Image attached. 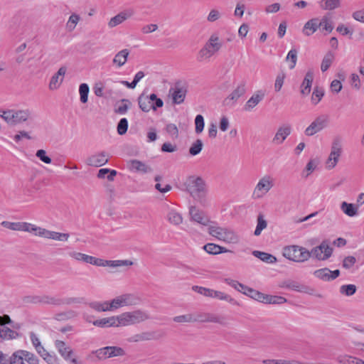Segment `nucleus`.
<instances>
[{
	"mask_svg": "<svg viewBox=\"0 0 364 364\" xmlns=\"http://www.w3.org/2000/svg\"><path fill=\"white\" fill-rule=\"evenodd\" d=\"M189 214L191 216V219L196 222L202 225H208L210 223L209 218L205 215V213L197 208L196 206H191L189 208Z\"/></svg>",
	"mask_w": 364,
	"mask_h": 364,
	"instance_id": "nucleus-19",
	"label": "nucleus"
},
{
	"mask_svg": "<svg viewBox=\"0 0 364 364\" xmlns=\"http://www.w3.org/2000/svg\"><path fill=\"white\" fill-rule=\"evenodd\" d=\"M129 55V50L127 48L123 49L118 52L114 57L112 63L118 68L123 66L127 61V58Z\"/></svg>",
	"mask_w": 364,
	"mask_h": 364,
	"instance_id": "nucleus-32",
	"label": "nucleus"
},
{
	"mask_svg": "<svg viewBox=\"0 0 364 364\" xmlns=\"http://www.w3.org/2000/svg\"><path fill=\"white\" fill-rule=\"evenodd\" d=\"M252 255L260 260L269 264H273L277 262V258L274 255L267 252L255 250L252 252Z\"/></svg>",
	"mask_w": 364,
	"mask_h": 364,
	"instance_id": "nucleus-34",
	"label": "nucleus"
},
{
	"mask_svg": "<svg viewBox=\"0 0 364 364\" xmlns=\"http://www.w3.org/2000/svg\"><path fill=\"white\" fill-rule=\"evenodd\" d=\"M129 169L143 173H150L153 171L150 166H146L144 162L137 159H132L129 161Z\"/></svg>",
	"mask_w": 364,
	"mask_h": 364,
	"instance_id": "nucleus-29",
	"label": "nucleus"
},
{
	"mask_svg": "<svg viewBox=\"0 0 364 364\" xmlns=\"http://www.w3.org/2000/svg\"><path fill=\"white\" fill-rule=\"evenodd\" d=\"M80 20V16L77 14H72L66 24V27L69 31H72L75 28L77 22Z\"/></svg>",
	"mask_w": 364,
	"mask_h": 364,
	"instance_id": "nucleus-60",
	"label": "nucleus"
},
{
	"mask_svg": "<svg viewBox=\"0 0 364 364\" xmlns=\"http://www.w3.org/2000/svg\"><path fill=\"white\" fill-rule=\"evenodd\" d=\"M0 364H16L14 359V353L9 356L0 350Z\"/></svg>",
	"mask_w": 364,
	"mask_h": 364,
	"instance_id": "nucleus-64",
	"label": "nucleus"
},
{
	"mask_svg": "<svg viewBox=\"0 0 364 364\" xmlns=\"http://www.w3.org/2000/svg\"><path fill=\"white\" fill-rule=\"evenodd\" d=\"M184 185L186 191L190 193L194 200L202 205L207 204V188L204 180L196 176H188Z\"/></svg>",
	"mask_w": 364,
	"mask_h": 364,
	"instance_id": "nucleus-1",
	"label": "nucleus"
},
{
	"mask_svg": "<svg viewBox=\"0 0 364 364\" xmlns=\"http://www.w3.org/2000/svg\"><path fill=\"white\" fill-rule=\"evenodd\" d=\"M333 252V248L331 247L326 241H323L320 245L315 247L309 251L310 257H314L318 260H326L328 259Z\"/></svg>",
	"mask_w": 364,
	"mask_h": 364,
	"instance_id": "nucleus-12",
	"label": "nucleus"
},
{
	"mask_svg": "<svg viewBox=\"0 0 364 364\" xmlns=\"http://www.w3.org/2000/svg\"><path fill=\"white\" fill-rule=\"evenodd\" d=\"M265 92L263 90H258L252 96V108L255 107L264 97Z\"/></svg>",
	"mask_w": 364,
	"mask_h": 364,
	"instance_id": "nucleus-61",
	"label": "nucleus"
},
{
	"mask_svg": "<svg viewBox=\"0 0 364 364\" xmlns=\"http://www.w3.org/2000/svg\"><path fill=\"white\" fill-rule=\"evenodd\" d=\"M282 255L287 259L295 262H304L310 258L309 250L299 245L284 247Z\"/></svg>",
	"mask_w": 364,
	"mask_h": 364,
	"instance_id": "nucleus-4",
	"label": "nucleus"
},
{
	"mask_svg": "<svg viewBox=\"0 0 364 364\" xmlns=\"http://www.w3.org/2000/svg\"><path fill=\"white\" fill-rule=\"evenodd\" d=\"M19 334L6 326L0 327V338L4 340L14 339L18 337Z\"/></svg>",
	"mask_w": 364,
	"mask_h": 364,
	"instance_id": "nucleus-35",
	"label": "nucleus"
},
{
	"mask_svg": "<svg viewBox=\"0 0 364 364\" xmlns=\"http://www.w3.org/2000/svg\"><path fill=\"white\" fill-rule=\"evenodd\" d=\"M341 149V139L340 137L334 138L331 145V151L326 162V166L328 169L334 168L337 164Z\"/></svg>",
	"mask_w": 364,
	"mask_h": 364,
	"instance_id": "nucleus-9",
	"label": "nucleus"
},
{
	"mask_svg": "<svg viewBox=\"0 0 364 364\" xmlns=\"http://www.w3.org/2000/svg\"><path fill=\"white\" fill-rule=\"evenodd\" d=\"M140 335L142 341L157 340L164 336L161 331H147L143 332Z\"/></svg>",
	"mask_w": 364,
	"mask_h": 364,
	"instance_id": "nucleus-40",
	"label": "nucleus"
},
{
	"mask_svg": "<svg viewBox=\"0 0 364 364\" xmlns=\"http://www.w3.org/2000/svg\"><path fill=\"white\" fill-rule=\"evenodd\" d=\"M313 80V73L311 71L307 72L301 85V92L302 95H307L310 93Z\"/></svg>",
	"mask_w": 364,
	"mask_h": 364,
	"instance_id": "nucleus-31",
	"label": "nucleus"
},
{
	"mask_svg": "<svg viewBox=\"0 0 364 364\" xmlns=\"http://www.w3.org/2000/svg\"><path fill=\"white\" fill-rule=\"evenodd\" d=\"M192 289L195 292H197V293H198L201 295H203L205 296L210 297L211 296L212 289H208V288L195 285V286L192 287Z\"/></svg>",
	"mask_w": 364,
	"mask_h": 364,
	"instance_id": "nucleus-63",
	"label": "nucleus"
},
{
	"mask_svg": "<svg viewBox=\"0 0 364 364\" xmlns=\"http://www.w3.org/2000/svg\"><path fill=\"white\" fill-rule=\"evenodd\" d=\"M281 288L289 289L295 291L311 294L313 289L310 287L294 280H286L279 284Z\"/></svg>",
	"mask_w": 364,
	"mask_h": 364,
	"instance_id": "nucleus-18",
	"label": "nucleus"
},
{
	"mask_svg": "<svg viewBox=\"0 0 364 364\" xmlns=\"http://www.w3.org/2000/svg\"><path fill=\"white\" fill-rule=\"evenodd\" d=\"M77 316L75 311L73 310H69L65 312H61L55 314V318L58 321H65L70 318H73Z\"/></svg>",
	"mask_w": 364,
	"mask_h": 364,
	"instance_id": "nucleus-50",
	"label": "nucleus"
},
{
	"mask_svg": "<svg viewBox=\"0 0 364 364\" xmlns=\"http://www.w3.org/2000/svg\"><path fill=\"white\" fill-rule=\"evenodd\" d=\"M210 298H215V299H218L219 300H224V301H226L229 303H231V304H235L236 301H235L234 299H232L230 295L224 293V292H222V291H216V290H214V289H212V293H211V296H210Z\"/></svg>",
	"mask_w": 364,
	"mask_h": 364,
	"instance_id": "nucleus-41",
	"label": "nucleus"
},
{
	"mask_svg": "<svg viewBox=\"0 0 364 364\" xmlns=\"http://www.w3.org/2000/svg\"><path fill=\"white\" fill-rule=\"evenodd\" d=\"M203 249L206 252L210 255H218L228 251L226 248L213 243H208L205 245L203 246Z\"/></svg>",
	"mask_w": 364,
	"mask_h": 364,
	"instance_id": "nucleus-36",
	"label": "nucleus"
},
{
	"mask_svg": "<svg viewBox=\"0 0 364 364\" xmlns=\"http://www.w3.org/2000/svg\"><path fill=\"white\" fill-rule=\"evenodd\" d=\"M318 164V161L317 159H311L303 171V176L307 178L316 168Z\"/></svg>",
	"mask_w": 364,
	"mask_h": 364,
	"instance_id": "nucleus-44",
	"label": "nucleus"
},
{
	"mask_svg": "<svg viewBox=\"0 0 364 364\" xmlns=\"http://www.w3.org/2000/svg\"><path fill=\"white\" fill-rule=\"evenodd\" d=\"M195 131L196 134H200L204 129L205 122L204 118L201 114L196 115L195 118Z\"/></svg>",
	"mask_w": 364,
	"mask_h": 364,
	"instance_id": "nucleus-53",
	"label": "nucleus"
},
{
	"mask_svg": "<svg viewBox=\"0 0 364 364\" xmlns=\"http://www.w3.org/2000/svg\"><path fill=\"white\" fill-rule=\"evenodd\" d=\"M121 102L122 104L115 108L114 112L119 114H124L130 107L132 102L128 99H122Z\"/></svg>",
	"mask_w": 364,
	"mask_h": 364,
	"instance_id": "nucleus-48",
	"label": "nucleus"
},
{
	"mask_svg": "<svg viewBox=\"0 0 364 364\" xmlns=\"http://www.w3.org/2000/svg\"><path fill=\"white\" fill-rule=\"evenodd\" d=\"M90 88L87 84L82 83L79 87L80 99L82 103H86L88 100Z\"/></svg>",
	"mask_w": 364,
	"mask_h": 364,
	"instance_id": "nucleus-45",
	"label": "nucleus"
},
{
	"mask_svg": "<svg viewBox=\"0 0 364 364\" xmlns=\"http://www.w3.org/2000/svg\"><path fill=\"white\" fill-rule=\"evenodd\" d=\"M356 291V287L354 284L342 285L340 287V292L346 296H352Z\"/></svg>",
	"mask_w": 364,
	"mask_h": 364,
	"instance_id": "nucleus-52",
	"label": "nucleus"
},
{
	"mask_svg": "<svg viewBox=\"0 0 364 364\" xmlns=\"http://www.w3.org/2000/svg\"><path fill=\"white\" fill-rule=\"evenodd\" d=\"M55 346L58 349V353L65 360H70L71 355L73 354V351L70 347L66 346L64 341L59 340L55 341Z\"/></svg>",
	"mask_w": 364,
	"mask_h": 364,
	"instance_id": "nucleus-28",
	"label": "nucleus"
},
{
	"mask_svg": "<svg viewBox=\"0 0 364 364\" xmlns=\"http://www.w3.org/2000/svg\"><path fill=\"white\" fill-rule=\"evenodd\" d=\"M0 117L9 124L16 125L26 122L31 116V111L26 109H8L1 111Z\"/></svg>",
	"mask_w": 364,
	"mask_h": 364,
	"instance_id": "nucleus-5",
	"label": "nucleus"
},
{
	"mask_svg": "<svg viewBox=\"0 0 364 364\" xmlns=\"http://www.w3.org/2000/svg\"><path fill=\"white\" fill-rule=\"evenodd\" d=\"M128 129V120L126 118H122L117 124V130L119 135L127 133Z\"/></svg>",
	"mask_w": 364,
	"mask_h": 364,
	"instance_id": "nucleus-58",
	"label": "nucleus"
},
{
	"mask_svg": "<svg viewBox=\"0 0 364 364\" xmlns=\"http://www.w3.org/2000/svg\"><path fill=\"white\" fill-rule=\"evenodd\" d=\"M1 225L4 228H8L12 230L24 231L28 232H33L36 235L37 231V226L31 223L26 222H9L3 221Z\"/></svg>",
	"mask_w": 364,
	"mask_h": 364,
	"instance_id": "nucleus-14",
	"label": "nucleus"
},
{
	"mask_svg": "<svg viewBox=\"0 0 364 364\" xmlns=\"http://www.w3.org/2000/svg\"><path fill=\"white\" fill-rule=\"evenodd\" d=\"M107 156V154L105 151H102L98 154L92 155L87 159V164L89 166L95 167L102 166L108 162Z\"/></svg>",
	"mask_w": 364,
	"mask_h": 364,
	"instance_id": "nucleus-25",
	"label": "nucleus"
},
{
	"mask_svg": "<svg viewBox=\"0 0 364 364\" xmlns=\"http://www.w3.org/2000/svg\"><path fill=\"white\" fill-rule=\"evenodd\" d=\"M267 222L264 219V215L262 213H259L257 219V226L254 232L255 235L259 236L262 231L267 228Z\"/></svg>",
	"mask_w": 364,
	"mask_h": 364,
	"instance_id": "nucleus-38",
	"label": "nucleus"
},
{
	"mask_svg": "<svg viewBox=\"0 0 364 364\" xmlns=\"http://www.w3.org/2000/svg\"><path fill=\"white\" fill-rule=\"evenodd\" d=\"M60 306L62 305H71L73 304L83 303L84 299L81 297H67L60 298Z\"/></svg>",
	"mask_w": 364,
	"mask_h": 364,
	"instance_id": "nucleus-54",
	"label": "nucleus"
},
{
	"mask_svg": "<svg viewBox=\"0 0 364 364\" xmlns=\"http://www.w3.org/2000/svg\"><path fill=\"white\" fill-rule=\"evenodd\" d=\"M14 359L16 364H39L40 360L34 353L25 350H18L14 353Z\"/></svg>",
	"mask_w": 364,
	"mask_h": 364,
	"instance_id": "nucleus-10",
	"label": "nucleus"
},
{
	"mask_svg": "<svg viewBox=\"0 0 364 364\" xmlns=\"http://www.w3.org/2000/svg\"><path fill=\"white\" fill-rule=\"evenodd\" d=\"M69 255L77 261H82L88 264H90L92 259V256L78 252H69Z\"/></svg>",
	"mask_w": 364,
	"mask_h": 364,
	"instance_id": "nucleus-43",
	"label": "nucleus"
},
{
	"mask_svg": "<svg viewBox=\"0 0 364 364\" xmlns=\"http://www.w3.org/2000/svg\"><path fill=\"white\" fill-rule=\"evenodd\" d=\"M341 210L349 217H354L358 214V207L353 203L343 201L341 204Z\"/></svg>",
	"mask_w": 364,
	"mask_h": 364,
	"instance_id": "nucleus-33",
	"label": "nucleus"
},
{
	"mask_svg": "<svg viewBox=\"0 0 364 364\" xmlns=\"http://www.w3.org/2000/svg\"><path fill=\"white\" fill-rule=\"evenodd\" d=\"M328 122V117L327 115H320L317 117L305 129V135L308 136L314 135L324 129L327 126Z\"/></svg>",
	"mask_w": 364,
	"mask_h": 364,
	"instance_id": "nucleus-11",
	"label": "nucleus"
},
{
	"mask_svg": "<svg viewBox=\"0 0 364 364\" xmlns=\"http://www.w3.org/2000/svg\"><path fill=\"white\" fill-rule=\"evenodd\" d=\"M36 235L58 241H67L70 237L68 233H61L55 231H50L38 226Z\"/></svg>",
	"mask_w": 364,
	"mask_h": 364,
	"instance_id": "nucleus-16",
	"label": "nucleus"
},
{
	"mask_svg": "<svg viewBox=\"0 0 364 364\" xmlns=\"http://www.w3.org/2000/svg\"><path fill=\"white\" fill-rule=\"evenodd\" d=\"M320 27V19L318 18H313L305 23L302 31L305 36H310Z\"/></svg>",
	"mask_w": 364,
	"mask_h": 364,
	"instance_id": "nucleus-26",
	"label": "nucleus"
},
{
	"mask_svg": "<svg viewBox=\"0 0 364 364\" xmlns=\"http://www.w3.org/2000/svg\"><path fill=\"white\" fill-rule=\"evenodd\" d=\"M321 27L319 28L321 31H326L327 33H330L333 30V22L327 16H323L320 19Z\"/></svg>",
	"mask_w": 364,
	"mask_h": 364,
	"instance_id": "nucleus-39",
	"label": "nucleus"
},
{
	"mask_svg": "<svg viewBox=\"0 0 364 364\" xmlns=\"http://www.w3.org/2000/svg\"><path fill=\"white\" fill-rule=\"evenodd\" d=\"M334 58L335 55L331 51H328L324 55L321 65V70L322 72L326 71L330 68L333 61L334 60Z\"/></svg>",
	"mask_w": 364,
	"mask_h": 364,
	"instance_id": "nucleus-37",
	"label": "nucleus"
},
{
	"mask_svg": "<svg viewBox=\"0 0 364 364\" xmlns=\"http://www.w3.org/2000/svg\"><path fill=\"white\" fill-rule=\"evenodd\" d=\"M291 127L289 124H283L277 129L275 136L272 139V142L275 144H281L291 134Z\"/></svg>",
	"mask_w": 364,
	"mask_h": 364,
	"instance_id": "nucleus-22",
	"label": "nucleus"
},
{
	"mask_svg": "<svg viewBox=\"0 0 364 364\" xmlns=\"http://www.w3.org/2000/svg\"><path fill=\"white\" fill-rule=\"evenodd\" d=\"M273 186V180L270 176L262 177L257 184L252 196L255 198L263 197Z\"/></svg>",
	"mask_w": 364,
	"mask_h": 364,
	"instance_id": "nucleus-13",
	"label": "nucleus"
},
{
	"mask_svg": "<svg viewBox=\"0 0 364 364\" xmlns=\"http://www.w3.org/2000/svg\"><path fill=\"white\" fill-rule=\"evenodd\" d=\"M167 218L170 223L174 225H179L183 220L181 215L175 211L169 212L168 213Z\"/></svg>",
	"mask_w": 364,
	"mask_h": 364,
	"instance_id": "nucleus-55",
	"label": "nucleus"
},
{
	"mask_svg": "<svg viewBox=\"0 0 364 364\" xmlns=\"http://www.w3.org/2000/svg\"><path fill=\"white\" fill-rule=\"evenodd\" d=\"M203 146L201 139L196 140L189 148V154L191 156H196L200 153Z\"/></svg>",
	"mask_w": 364,
	"mask_h": 364,
	"instance_id": "nucleus-46",
	"label": "nucleus"
},
{
	"mask_svg": "<svg viewBox=\"0 0 364 364\" xmlns=\"http://www.w3.org/2000/svg\"><path fill=\"white\" fill-rule=\"evenodd\" d=\"M149 314L138 309L134 311L124 312L117 316L119 326H125L139 323L149 318Z\"/></svg>",
	"mask_w": 364,
	"mask_h": 364,
	"instance_id": "nucleus-3",
	"label": "nucleus"
},
{
	"mask_svg": "<svg viewBox=\"0 0 364 364\" xmlns=\"http://www.w3.org/2000/svg\"><path fill=\"white\" fill-rule=\"evenodd\" d=\"M286 60H290L289 68L293 69L295 67L297 60V50L296 49L290 50L287 54Z\"/></svg>",
	"mask_w": 364,
	"mask_h": 364,
	"instance_id": "nucleus-59",
	"label": "nucleus"
},
{
	"mask_svg": "<svg viewBox=\"0 0 364 364\" xmlns=\"http://www.w3.org/2000/svg\"><path fill=\"white\" fill-rule=\"evenodd\" d=\"M133 14H134V11L132 9H128V10L123 11L119 13L117 15L112 17L109 20L108 25L110 28L115 27V26H118L119 24L123 23L127 18L132 16Z\"/></svg>",
	"mask_w": 364,
	"mask_h": 364,
	"instance_id": "nucleus-23",
	"label": "nucleus"
},
{
	"mask_svg": "<svg viewBox=\"0 0 364 364\" xmlns=\"http://www.w3.org/2000/svg\"><path fill=\"white\" fill-rule=\"evenodd\" d=\"M194 322H212L222 323L223 318L210 313H202L193 314Z\"/></svg>",
	"mask_w": 364,
	"mask_h": 364,
	"instance_id": "nucleus-24",
	"label": "nucleus"
},
{
	"mask_svg": "<svg viewBox=\"0 0 364 364\" xmlns=\"http://www.w3.org/2000/svg\"><path fill=\"white\" fill-rule=\"evenodd\" d=\"M36 156L45 164H50L52 162L51 158L47 156L46 151L43 149H38L36 153Z\"/></svg>",
	"mask_w": 364,
	"mask_h": 364,
	"instance_id": "nucleus-62",
	"label": "nucleus"
},
{
	"mask_svg": "<svg viewBox=\"0 0 364 364\" xmlns=\"http://www.w3.org/2000/svg\"><path fill=\"white\" fill-rule=\"evenodd\" d=\"M268 294H264L263 293L253 290L252 289V299L257 301L262 302L264 304H267V301H268Z\"/></svg>",
	"mask_w": 364,
	"mask_h": 364,
	"instance_id": "nucleus-57",
	"label": "nucleus"
},
{
	"mask_svg": "<svg viewBox=\"0 0 364 364\" xmlns=\"http://www.w3.org/2000/svg\"><path fill=\"white\" fill-rule=\"evenodd\" d=\"M221 47L222 43L220 42L218 35H211L204 46L199 50L197 56L198 60L201 62L209 59L217 53Z\"/></svg>",
	"mask_w": 364,
	"mask_h": 364,
	"instance_id": "nucleus-2",
	"label": "nucleus"
},
{
	"mask_svg": "<svg viewBox=\"0 0 364 364\" xmlns=\"http://www.w3.org/2000/svg\"><path fill=\"white\" fill-rule=\"evenodd\" d=\"M208 233L219 240L229 243H235L238 240L236 233L232 230L227 228L210 225Z\"/></svg>",
	"mask_w": 364,
	"mask_h": 364,
	"instance_id": "nucleus-7",
	"label": "nucleus"
},
{
	"mask_svg": "<svg viewBox=\"0 0 364 364\" xmlns=\"http://www.w3.org/2000/svg\"><path fill=\"white\" fill-rule=\"evenodd\" d=\"M320 6L323 10H333L340 6V0H322Z\"/></svg>",
	"mask_w": 364,
	"mask_h": 364,
	"instance_id": "nucleus-42",
	"label": "nucleus"
},
{
	"mask_svg": "<svg viewBox=\"0 0 364 364\" xmlns=\"http://www.w3.org/2000/svg\"><path fill=\"white\" fill-rule=\"evenodd\" d=\"M91 264L97 266V267H109L112 268H116L122 266H131L133 264V262L130 260H106L100 258H97L92 257Z\"/></svg>",
	"mask_w": 364,
	"mask_h": 364,
	"instance_id": "nucleus-15",
	"label": "nucleus"
},
{
	"mask_svg": "<svg viewBox=\"0 0 364 364\" xmlns=\"http://www.w3.org/2000/svg\"><path fill=\"white\" fill-rule=\"evenodd\" d=\"M173 320L177 323H194L193 314H191L175 316Z\"/></svg>",
	"mask_w": 364,
	"mask_h": 364,
	"instance_id": "nucleus-56",
	"label": "nucleus"
},
{
	"mask_svg": "<svg viewBox=\"0 0 364 364\" xmlns=\"http://www.w3.org/2000/svg\"><path fill=\"white\" fill-rule=\"evenodd\" d=\"M66 73V68L65 67H61L59 68L58 72L51 77L49 88L50 90H56L59 87L60 84L63 80V76Z\"/></svg>",
	"mask_w": 364,
	"mask_h": 364,
	"instance_id": "nucleus-27",
	"label": "nucleus"
},
{
	"mask_svg": "<svg viewBox=\"0 0 364 364\" xmlns=\"http://www.w3.org/2000/svg\"><path fill=\"white\" fill-rule=\"evenodd\" d=\"M122 296H123V299H124L123 301H124V306H125L137 305L140 301L139 298L137 296H135L133 294H122Z\"/></svg>",
	"mask_w": 364,
	"mask_h": 364,
	"instance_id": "nucleus-47",
	"label": "nucleus"
},
{
	"mask_svg": "<svg viewBox=\"0 0 364 364\" xmlns=\"http://www.w3.org/2000/svg\"><path fill=\"white\" fill-rule=\"evenodd\" d=\"M186 92V89L178 84H176L174 87H171L169 90V93L172 96L173 103L179 105L183 102Z\"/></svg>",
	"mask_w": 364,
	"mask_h": 364,
	"instance_id": "nucleus-21",
	"label": "nucleus"
},
{
	"mask_svg": "<svg viewBox=\"0 0 364 364\" xmlns=\"http://www.w3.org/2000/svg\"><path fill=\"white\" fill-rule=\"evenodd\" d=\"M246 92L245 84L241 82L224 100L223 105L228 107L233 106L240 97Z\"/></svg>",
	"mask_w": 364,
	"mask_h": 364,
	"instance_id": "nucleus-17",
	"label": "nucleus"
},
{
	"mask_svg": "<svg viewBox=\"0 0 364 364\" xmlns=\"http://www.w3.org/2000/svg\"><path fill=\"white\" fill-rule=\"evenodd\" d=\"M324 95V91L321 87H315L311 96L312 103L314 105H317L321 100L322 99Z\"/></svg>",
	"mask_w": 364,
	"mask_h": 364,
	"instance_id": "nucleus-51",
	"label": "nucleus"
},
{
	"mask_svg": "<svg viewBox=\"0 0 364 364\" xmlns=\"http://www.w3.org/2000/svg\"><path fill=\"white\" fill-rule=\"evenodd\" d=\"M314 275L323 281L328 282L336 279L340 275V271H331L328 268H322L314 271Z\"/></svg>",
	"mask_w": 364,
	"mask_h": 364,
	"instance_id": "nucleus-20",
	"label": "nucleus"
},
{
	"mask_svg": "<svg viewBox=\"0 0 364 364\" xmlns=\"http://www.w3.org/2000/svg\"><path fill=\"white\" fill-rule=\"evenodd\" d=\"M92 353L95 354L100 360L113 357L124 356L126 354L125 350L119 346H105L92 351Z\"/></svg>",
	"mask_w": 364,
	"mask_h": 364,
	"instance_id": "nucleus-8",
	"label": "nucleus"
},
{
	"mask_svg": "<svg viewBox=\"0 0 364 364\" xmlns=\"http://www.w3.org/2000/svg\"><path fill=\"white\" fill-rule=\"evenodd\" d=\"M117 319V316L103 318L93 321V325L101 328L119 326Z\"/></svg>",
	"mask_w": 364,
	"mask_h": 364,
	"instance_id": "nucleus-30",
	"label": "nucleus"
},
{
	"mask_svg": "<svg viewBox=\"0 0 364 364\" xmlns=\"http://www.w3.org/2000/svg\"><path fill=\"white\" fill-rule=\"evenodd\" d=\"M42 304H50L53 306H60V297L52 296L49 295H43Z\"/></svg>",
	"mask_w": 364,
	"mask_h": 364,
	"instance_id": "nucleus-49",
	"label": "nucleus"
},
{
	"mask_svg": "<svg viewBox=\"0 0 364 364\" xmlns=\"http://www.w3.org/2000/svg\"><path fill=\"white\" fill-rule=\"evenodd\" d=\"M138 105L141 111L148 112L151 109L156 111L158 108L164 106V102L161 98H159L154 93L150 95H145L141 93L137 98Z\"/></svg>",
	"mask_w": 364,
	"mask_h": 364,
	"instance_id": "nucleus-6",
	"label": "nucleus"
}]
</instances>
